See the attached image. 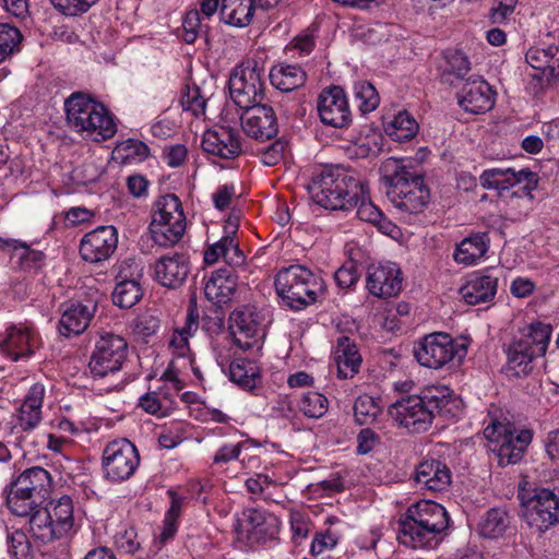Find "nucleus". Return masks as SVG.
Wrapping results in <instances>:
<instances>
[{"label": "nucleus", "mask_w": 559, "mask_h": 559, "mask_svg": "<svg viewBox=\"0 0 559 559\" xmlns=\"http://www.w3.org/2000/svg\"><path fill=\"white\" fill-rule=\"evenodd\" d=\"M380 407L369 395H360L354 403V416L359 425H368L376 420Z\"/></svg>", "instance_id": "nucleus-48"}, {"label": "nucleus", "mask_w": 559, "mask_h": 559, "mask_svg": "<svg viewBox=\"0 0 559 559\" xmlns=\"http://www.w3.org/2000/svg\"><path fill=\"white\" fill-rule=\"evenodd\" d=\"M511 524V516L506 508H491L480 519L479 534L487 538L502 536Z\"/></svg>", "instance_id": "nucleus-39"}, {"label": "nucleus", "mask_w": 559, "mask_h": 559, "mask_svg": "<svg viewBox=\"0 0 559 559\" xmlns=\"http://www.w3.org/2000/svg\"><path fill=\"white\" fill-rule=\"evenodd\" d=\"M379 441V436L371 429L365 428L357 436V452L369 453Z\"/></svg>", "instance_id": "nucleus-59"}, {"label": "nucleus", "mask_w": 559, "mask_h": 559, "mask_svg": "<svg viewBox=\"0 0 559 559\" xmlns=\"http://www.w3.org/2000/svg\"><path fill=\"white\" fill-rule=\"evenodd\" d=\"M550 336L551 325L534 322L530 324L527 332H523L508 345L507 369L512 376H527L533 370V361L546 354Z\"/></svg>", "instance_id": "nucleus-9"}, {"label": "nucleus", "mask_w": 559, "mask_h": 559, "mask_svg": "<svg viewBox=\"0 0 559 559\" xmlns=\"http://www.w3.org/2000/svg\"><path fill=\"white\" fill-rule=\"evenodd\" d=\"M8 551L14 559H32V545L26 534L14 531L8 535Z\"/></svg>", "instance_id": "nucleus-51"}, {"label": "nucleus", "mask_w": 559, "mask_h": 559, "mask_svg": "<svg viewBox=\"0 0 559 559\" xmlns=\"http://www.w3.org/2000/svg\"><path fill=\"white\" fill-rule=\"evenodd\" d=\"M544 448L547 457L551 462L559 461V429L549 431L544 439Z\"/></svg>", "instance_id": "nucleus-64"}, {"label": "nucleus", "mask_w": 559, "mask_h": 559, "mask_svg": "<svg viewBox=\"0 0 559 559\" xmlns=\"http://www.w3.org/2000/svg\"><path fill=\"white\" fill-rule=\"evenodd\" d=\"M118 246V230L112 225L99 226L80 240V257L88 263L107 261Z\"/></svg>", "instance_id": "nucleus-18"}, {"label": "nucleus", "mask_w": 559, "mask_h": 559, "mask_svg": "<svg viewBox=\"0 0 559 559\" xmlns=\"http://www.w3.org/2000/svg\"><path fill=\"white\" fill-rule=\"evenodd\" d=\"M448 525L449 515L441 504L421 500L409 507L405 518L400 519L397 539L408 547H428Z\"/></svg>", "instance_id": "nucleus-3"}, {"label": "nucleus", "mask_w": 559, "mask_h": 559, "mask_svg": "<svg viewBox=\"0 0 559 559\" xmlns=\"http://www.w3.org/2000/svg\"><path fill=\"white\" fill-rule=\"evenodd\" d=\"M128 344L117 334L100 335L91 356L88 368L94 378H104L119 371L127 358Z\"/></svg>", "instance_id": "nucleus-16"}, {"label": "nucleus", "mask_w": 559, "mask_h": 559, "mask_svg": "<svg viewBox=\"0 0 559 559\" xmlns=\"http://www.w3.org/2000/svg\"><path fill=\"white\" fill-rule=\"evenodd\" d=\"M115 544L118 549L126 554H134L140 547L138 534L133 527L127 528L123 533L118 534Z\"/></svg>", "instance_id": "nucleus-54"}, {"label": "nucleus", "mask_w": 559, "mask_h": 559, "mask_svg": "<svg viewBox=\"0 0 559 559\" xmlns=\"http://www.w3.org/2000/svg\"><path fill=\"white\" fill-rule=\"evenodd\" d=\"M286 143L282 140L274 141L261 154V162L266 166L276 165L283 157Z\"/></svg>", "instance_id": "nucleus-55"}, {"label": "nucleus", "mask_w": 559, "mask_h": 559, "mask_svg": "<svg viewBox=\"0 0 559 559\" xmlns=\"http://www.w3.org/2000/svg\"><path fill=\"white\" fill-rule=\"evenodd\" d=\"M99 0H50L53 8L66 16H79L86 13Z\"/></svg>", "instance_id": "nucleus-52"}, {"label": "nucleus", "mask_w": 559, "mask_h": 559, "mask_svg": "<svg viewBox=\"0 0 559 559\" xmlns=\"http://www.w3.org/2000/svg\"><path fill=\"white\" fill-rule=\"evenodd\" d=\"M51 489L48 471L39 466L27 468L11 483L7 504L15 515L27 516L49 498Z\"/></svg>", "instance_id": "nucleus-8"}, {"label": "nucleus", "mask_w": 559, "mask_h": 559, "mask_svg": "<svg viewBox=\"0 0 559 559\" xmlns=\"http://www.w3.org/2000/svg\"><path fill=\"white\" fill-rule=\"evenodd\" d=\"M519 0H496V5L490 11L492 23L501 24L510 20Z\"/></svg>", "instance_id": "nucleus-53"}, {"label": "nucleus", "mask_w": 559, "mask_h": 559, "mask_svg": "<svg viewBox=\"0 0 559 559\" xmlns=\"http://www.w3.org/2000/svg\"><path fill=\"white\" fill-rule=\"evenodd\" d=\"M237 281L235 267L214 271L204 286L206 299L218 307L227 305L236 293Z\"/></svg>", "instance_id": "nucleus-27"}, {"label": "nucleus", "mask_w": 559, "mask_h": 559, "mask_svg": "<svg viewBox=\"0 0 559 559\" xmlns=\"http://www.w3.org/2000/svg\"><path fill=\"white\" fill-rule=\"evenodd\" d=\"M64 110L69 127L94 141L108 140L117 132L112 115L87 94L72 93L64 102Z\"/></svg>", "instance_id": "nucleus-4"}, {"label": "nucleus", "mask_w": 559, "mask_h": 559, "mask_svg": "<svg viewBox=\"0 0 559 559\" xmlns=\"http://www.w3.org/2000/svg\"><path fill=\"white\" fill-rule=\"evenodd\" d=\"M39 337L33 326L12 325L0 340V350L13 361L32 356L39 347Z\"/></svg>", "instance_id": "nucleus-22"}, {"label": "nucleus", "mask_w": 559, "mask_h": 559, "mask_svg": "<svg viewBox=\"0 0 559 559\" xmlns=\"http://www.w3.org/2000/svg\"><path fill=\"white\" fill-rule=\"evenodd\" d=\"M242 524L246 527L248 538L264 543L273 539L278 533V520L273 514H266L258 509H247L242 513Z\"/></svg>", "instance_id": "nucleus-29"}, {"label": "nucleus", "mask_w": 559, "mask_h": 559, "mask_svg": "<svg viewBox=\"0 0 559 559\" xmlns=\"http://www.w3.org/2000/svg\"><path fill=\"white\" fill-rule=\"evenodd\" d=\"M403 275L393 262L370 265L367 271L366 287L378 298L397 296L402 290Z\"/></svg>", "instance_id": "nucleus-20"}, {"label": "nucleus", "mask_w": 559, "mask_h": 559, "mask_svg": "<svg viewBox=\"0 0 559 559\" xmlns=\"http://www.w3.org/2000/svg\"><path fill=\"white\" fill-rule=\"evenodd\" d=\"M180 104L185 111H190L193 116L204 115L206 100L197 85H187L180 97Z\"/></svg>", "instance_id": "nucleus-50"}, {"label": "nucleus", "mask_w": 559, "mask_h": 559, "mask_svg": "<svg viewBox=\"0 0 559 559\" xmlns=\"http://www.w3.org/2000/svg\"><path fill=\"white\" fill-rule=\"evenodd\" d=\"M328 399L318 392L305 393L298 404L300 412L309 418H320L328 412Z\"/></svg>", "instance_id": "nucleus-47"}, {"label": "nucleus", "mask_w": 559, "mask_h": 559, "mask_svg": "<svg viewBox=\"0 0 559 559\" xmlns=\"http://www.w3.org/2000/svg\"><path fill=\"white\" fill-rule=\"evenodd\" d=\"M277 295L293 310L314 304L324 292L321 276L301 264L283 267L274 281Z\"/></svg>", "instance_id": "nucleus-5"}, {"label": "nucleus", "mask_w": 559, "mask_h": 559, "mask_svg": "<svg viewBox=\"0 0 559 559\" xmlns=\"http://www.w3.org/2000/svg\"><path fill=\"white\" fill-rule=\"evenodd\" d=\"M23 40L21 31L8 23H0V63L20 50Z\"/></svg>", "instance_id": "nucleus-44"}, {"label": "nucleus", "mask_w": 559, "mask_h": 559, "mask_svg": "<svg viewBox=\"0 0 559 559\" xmlns=\"http://www.w3.org/2000/svg\"><path fill=\"white\" fill-rule=\"evenodd\" d=\"M488 245L489 237L486 233L473 234L456 246L454 260L457 263L471 265L485 255Z\"/></svg>", "instance_id": "nucleus-37"}, {"label": "nucleus", "mask_w": 559, "mask_h": 559, "mask_svg": "<svg viewBox=\"0 0 559 559\" xmlns=\"http://www.w3.org/2000/svg\"><path fill=\"white\" fill-rule=\"evenodd\" d=\"M254 0H222L221 19L228 25L245 27L252 21Z\"/></svg>", "instance_id": "nucleus-36"}, {"label": "nucleus", "mask_w": 559, "mask_h": 559, "mask_svg": "<svg viewBox=\"0 0 559 559\" xmlns=\"http://www.w3.org/2000/svg\"><path fill=\"white\" fill-rule=\"evenodd\" d=\"M148 180L142 175H131L127 179V187L130 192L135 198H141L147 194L148 189Z\"/></svg>", "instance_id": "nucleus-63"}, {"label": "nucleus", "mask_w": 559, "mask_h": 559, "mask_svg": "<svg viewBox=\"0 0 559 559\" xmlns=\"http://www.w3.org/2000/svg\"><path fill=\"white\" fill-rule=\"evenodd\" d=\"M189 272V259L181 252L162 255L154 265L156 282L168 288L180 287L186 282Z\"/></svg>", "instance_id": "nucleus-26"}, {"label": "nucleus", "mask_w": 559, "mask_h": 559, "mask_svg": "<svg viewBox=\"0 0 559 559\" xmlns=\"http://www.w3.org/2000/svg\"><path fill=\"white\" fill-rule=\"evenodd\" d=\"M143 296V288L141 283H116L115 289L111 294L112 302L122 308L129 309L133 307Z\"/></svg>", "instance_id": "nucleus-43"}, {"label": "nucleus", "mask_w": 559, "mask_h": 559, "mask_svg": "<svg viewBox=\"0 0 559 559\" xmlns=\"http://www.w3.org/2000/svg\"><path fill=\"white\" fill-rule=\"evenodd\" d=\"M188 150L182 144H176L170 146L164 152V158L168 166L179 167L187 158Z\"/></svg>", "instance_id": "nucleus-62"}, {"label": "nucleus", "mask_w": 559, "mask_h": 559, "mask_svg": "<svg viewBox=\"0 0 559 559\" xmlns=\"http://www.w3.org/2000/svg\"><path fill=\"white\" fill-rule=\"evenodd\" d=\"M28 525L32 538L40 544L60 539L72 531L74 506L72 498L63 495L51 499L44 508L37 507L29 513Z\"/></svg>", "instance_id": "nucleus-7"}, {"label": "nucleus", "mask_w": 559, "mask_h": 559, "mask_svg": "<svg viewBox=\"0 0 559 559\" xmlns=\"http://www.w3.org/2000/svg\"><path fill=\"white\" fill-rule=\"evenodd\" d=\"M236 194V189L233 183L230 185H223L217 188L215 193L213 194V202L216 209L224 210L229 204L231 199Z\"/></svg>", "instance_id": "nucleus-61"}, {"label": "nucleus", "mask_w": 559, "mask_h": 559, "mask_svg": "<svg viewBox=\"0 0 559 559\" xmlns=\"http://www.w3.org/2000/svg\"><path fill=\"white\" fill-rule=\"evenodd\" d=\"M382 181L390 202L405 213H420L427 206L430 192L424 178L414 175L396 158L381 165Z\"/></svg>", "instance_id": "nucleus-2"}, {"label": "nucleus", "mask_w": 559, "mask_h": 559, "mask_svg": "<svg viewBox=\"0 0 559 559\" xmlns=\"http://www.w3.org/2000/svg\"><path fill=\"white\" fill-rule=\"evenodd\" d=\"M242 130L257 140H269L278 132L273 108L261 103L243 108L240 115Z\"/></svg>", "instance_id": "nucleus-21"}, {"label": "nucleus", "mask_w": 559, "mask_h": 559, "mask_svg": "<svg viewBox=\"0 0 559 559\" xmlns=\"http://www.w3.org/2000/svg\"><path fill=\"white\" fill-rule=\"evenodd\" d=\"M355 209L356 215L360 221L377 226L385 235H390L395 228V225L386 219L382 212L370 201L365 185L362 186V197L358 198Z\"/></svg>", "instance_id": "nucleus-40"}, {"label": "nucleus", "mask_w": 559, "mask_h": 559, "mask_svg": "<svg viewBox=\"0 0 559 559\" xmlns=\"http://www.w3.org/2000/svg\"><path fill=\"white\" fill-rule=\"evenodd\" d=\"M44 395L45 389L40 383H35L28 390L17 416L23 430H33L40 423Z\"/></svg>", "instance_id": "nucleus-33"}, {"label": "nucleus", "mask_w": 559, "mask_h": 559, "mask_svg": "<svg viewBox=\"0 0 559 559\" xmlns=\"http://www.w3.org/2000/svg\"><path fill=\"white\" fill-rule=\"evenodd\" d=\"M140 465V454L135 445L127 439L109 442L102 455V466L106 479L121 483L133 476Z\"/></svg>", "instance_id": "nucleus-15"}, {"label": "nucleus", "mask_w": 559, "mask_h": 559, "mask_svg": "<svg viewBox=\"0 0 559 559\" xmlns=\"http://www.w3.org/2000/svg\"><path fill=\"white\" fill-rule=\"evenodd\" d=\"M260 324L255 314L249 310H236L229 317V332L235 344L241 348H250L259 334Z\"/></svg>", "instance_id": "nucleus-31"}, {"label": "nucleus", "mask_w": 559, "mask_h": 559, "mask_svg": "<svg viewBox=\"0 0 559 559\" xmlns=\"http://www.w3.org/2000/svg\"><path fill=\"white\" fill-rule=\"evenodd\" d=\"M271 84L281 92H292L306 82L305 71L296 64L278 63L269 74Z\"/></svg>", "instance_id": "nucleus-35"}, {"label": "nucleus", "mask_w": 559, "mask_h": 559, "mask_svg": "<svg viewBox=\"0 0 559 559\" xmlns=\"http://www.w3.org/2000/svg\"><path fill=\"white\" fill-rule=\"evenodd\" d=\"M414 479L421 490L442 491L451 484V472L438 460H426L417 465Z\"/></svg>", "instance_id": "nucleus-28"}, {"label": "nucleus", "mask_w": 559, "mask_h": 559, "mask_svg": "<svg viewBox=\"0 0 559 559\" xmlns=\"http://www.w3.org/2000/svg\"><path fill=\"white\" fill-rule=\"evenodd\" d=\"M335 361L340 378H353L359 372L361 356L347 336H342L337 341Z\"/></svg>", "instance_id": "nucleus-34"}, {"label": "nucleus", "mask_w": 559, "mask_h": 559, "mask_svg": "<svg viewBox=\"0 0 559 559\" xmlns=\"http://www.w3.org/2000/svg\"><path fill=\"white\" fill-rule=\"evenodd\" d=\"M518 499L525 509L528 524L537 531L545 532L559 523V496L552 490L522 481Z\"/></svg>", "instance_id": "nucleus-12"}, {"label": "nucleus", "mask_w": 559, "mask_h": 559, "mask_svg": "<svg viewBox=\"0 0 559 559\" xmlns=\"http://www.w3.org/2000/svg\"><path fill=\"white\" fill-rule=\"evenodd\" d=\"M484 435L488 440L489 451L501 467L519 463L533 440L531 429L516 430L511 423L497 420L485 428Z\"/></svg>", "instance_id": "nucleus-11"}, {"label": "nucleus", "mask_w": 559, "mask_h": 559, "mask_svg": "<svg viewBox=\"0 0 559 559\" xmlns=\"http://www.w3.org/2000/svg\"><path fill=\"white\" fill-rule=\"evenodd\" d=\"M97 309L93 300H71L62 304L59 332L66 337L83 333L90 325Z\"/></svg>", "instance_id": "nucleus-23"}, {"label": "nucleus", "mask_w": 559, "mask_h": 559, "mask_svg": "<svg viewBox=\"0 0 559 559\" xmlns=\"http://www.w3.org/2000/svg\"><path fill=\"white\" fill-rule=\"evenodd\" d=\"M116 283H140L143 276V266L134 258H127L114 266Z\"/></svg>", "instance_id": "nucleus-49"}, {"label": "nucleus", "mask_w": 559, "mask_h": 559, "mask_svg": "<svg viewBox=\"0 0 559 559\" xmlns=\"http://www.w3.org/2000/svg\"><path fill=\"white\" fill-rule=\"evenodd\" d=\"M201 146L205 153L224 159H233L241 153L238 132L223 126L206 130Z\"/></svg>", "instance_id": "nucleus-25"}, {"label": "nucleus", "mask_w": 559, "mask_h": 559, "mask_svg": "<svg viewBox=\"0 0 559 559\" xmlns=\"http://www.w3.org/2000/svg\"><path fill=\"white\" fill-rule=\"evenodd\" d=\"M159 326V320L157 318L154 316H143L134 322V333L146 338L155 334Z\"/></svg>", "instance_id": "nucleus-56"}, {"label": "nucleus", "mask_w": 559, "mask_h": 559, "mask_svg": "<svg viewBox=\"0 0 559 559\" xmlns=\"http://www.w3.org/2000/svg\"><path fill=\"white\" fill-rule=\"evenodd\" d=\"M495 92L477 75L469 76L463 84L457 97L459 105L471 114H483L495 105Z\"/></svg>", "instance_id": "nucleus-24"}, {"label": "nucleus", "mask_w": 559, "mask_h": 559, "mask_svg": "<svg viewBox=\"0 0 559 559\" xmlns=\"http://www.w3.org/2000/svg\"><path fill=\"white\" fill-rule=\"evenodd\" d=\"M242 443L237 444H225L221 447L213 457L214 464L228 463L233 460H237L240 455Z\"/></svg>", "instance_id": "nucleus-60"}, {"label": "nucleus", "mask_w": 559, "mask_h": 559, "mask_svg": "<svg viewBox=\"0 0 559 559\" xmlns=\"http://www.w3.org/2000/svg\"><path fill=\"white\" fill-rule=\"evenodd\" d=\"M320 120L333 128H345L352 122V112L344 90L331 86L322 90L317 100Z\"/></svg>", "instance_id": "nucleus-19"}, {"label": "nucleus", "mask_w": 559, "mask_h": 559, "mask_svg": "<svg viewBox=\"0 0 559 559\" xmlns=\"http://www.w3.org/2000/svg\"><path fill=\"white\" fill-rule=\"evenodd\" d=\"M337 544V537L330 531L318 534L311 544V552L313 555H320L328 549H332Z\"/></svg>", "instance_id": "nucleus-58"}, {"label": "nucleus", "mask_w": 559, "mask_h": 559, "mask_svg": "<svg viewBox=\"0 0 559 559\" xmlns=\"http://www.w3.org/2000/svg\"><path fill=\"white\" fill-rule=\"evenodd\" d=\"M316 186V202L330 211H353L362 197L364 182L340 167L324 169Z\"/></svg>", "instance_id": "nucleus-6"}, {"label": "nucleus", "mask_w": 559, "mask_h": 559, "mask_svg": "<svg viewBox=\"0 0 559 559\" xmlns=\"http://www.w3.org/2000/svg\"><path fill=\"white\" fill-rule=\"evenodd\" d=\"M259 378V368L251 360L236 359L229 366V379L242 389H254Z\"/></svg>", "instance_id": "nucleus-42"}, {"label": "nucleus", "mask_w": 559, "mask_h": 559, "mask_svg": "<svg viewBox=\"0 0 559 559\" xmlns=\"http://www.w3.org/2000/svg\"><path fill=\"white\" fill-rule=\"evenodd\" d=\"M498 278L490 275H475L460 288V295L467 305L491 301L497 294Z\"/></svg>", "instance_id": "nucleus-32"}, {"label": "nucleus", "mask_w": 559, "mask_h": 559, "mask_svg": "<svg viewBox=\"0 0 559 559\" xmlns=\"http://www.w3.org/2000/svg\"><path fill=\"white\" fill-rule=\"evenodd\" d=\"M471 71L468 58L459 50H448L444 53V64L441 66V81L455 85Z\"/></svg>", "instance_id": "nucleus-38"}, {"label": "nucleus", "mask_w": 559, "mask_h": 559, "mask_svg": "<svg viewBox=\"0 0 559 559\" xmlns=\"http://www.w3.org/2000/svg\"><path fill=\"white\" fill-rule=\"evenodd\" d=\"M221 258L229 267H239L246 262V255L239 248V241L230 235H224L218 241L210 245L204 251L203 259L206 264H214Z\"/></svg>", "instance_id": "nucleus-30"}, {"label": "nucleus", "mask_w": 559, "mask_h": 559, "mask_svg": "<svg viewBox=\"0 0 559 559\" xmlns=\"http://www.w3.org/2000/svg\"><path fill=\"white\" fill-rule=\"evenodd\" d=\"M148 227L153 242L159 247H171L183 237L187 221L180 199L168 193L155 202Z\"/></svg>", "instance_id": "nucleus-10"}, {"label": "nucleus", "mask_w": 559, "mask_h": 559, "mask_svg": "<svg viewBox=\"0 0 559 559\" xmlns=\"http://www.w3.org/2000/svg\"><path fill=\"white\" fill-rule=\"evenodd\" d=\"M452 391L444 385L430 386L419 395L402 397L392 404L389 414L401 427L413 433L427 431L437 415L450 417L456 404Z\"/></svg>", "instance_id": "nucleus-1"}, {"label": "nucleus", "mask_w": 559, "mask_h": 559, "mask_svg": "<svg viewBox=\"0 0 559 559\" xmlns=\"http://www.w3.org/2000/svg\"><path fill=\"white\" fill-rule=\"evenodd\" d=\"M334 277H335V282L338 285V287H341L343 289H347L357 283L359 275L357 273L356 266L350 264V265L341 266L335 272Z\"/></svg>", "instance_id": "nucleus-57"}, {"label": "nucleus", "mask_w": 559, "mask_h": 559, "mask_svg": "<svg viewBox=\"0 0 559 559\" xmlns=\"http://www.w3.org/2000/svg\"><path fill=\"white\" fill-rule=\"evenodd\" d=\"M263 71L255 60L237 67L229 76L228 88L233 102L240 108L261 103L264 95Z\"/></svg>", "instance_id": "nucleus-13"}, {"label": "nucleus", "mask_w": 559, "mask_h": 559, "mask_svg": "<svg viewBox=\"0 0 559 559\" xmlns=\"http://www.w3.org/2000/svg\"><path fill=\"white\" fill-rule=\"evenodd\" d=\"M417 121L406 111H399L384 126L385 133L395 142L412 140L418 132Z\"/></svg>", "instance_id": "nucleus-41"}, {"label": "nucleus", "mask_w": 559, "mask_h": 559, "mask_svg": "<svg viewBox=\"0 0 559 559\" xmlns=\"http://www.w3.org/2000/svg\"><path fill=\"white\" fill-rule=\"evenodd\" d=\"M199 314L195 313L194 310H190V312L187 316L186 324L185 326L176 331L170 340V346L176 350L178 356H186L189 352V336L192 334V332H195L199 326Z\"/></svg>", "instance_id": "nucleus-46"}, {"label": "nucleus", "mask_w": 559, "mask_h": 559, "mask_svg": "<svg viewBox=\"0 0 559 559\" xmlns=\"http://www.w3.org/2000/svg\"><path fill=\"white\" fill-rule=\"evenodd\" d=\"M465 354L464 348L454 338L443 332H436L425 335L414 344L413 353L417 362L426 368L440 369L451 361L456 356L461 357Z\"/></svg>", "instance_id": "nucleus-14"}, {"label": "nucleus", "mask_w": 559, "mask_h": 559, "mask_svg": "<svg viewBox=\"0 0 559 559\" xmlns=\"http://www.w3.org/2000/svg\"><path fill=\"white\" fill-rule=\"evenodd\" d=\"M480 183L486 189L506 191L518 187L512 195H527L532 199V190L537 186V175L527 169L515 170L513 168L486 169L479 177Z\"/></svg>", "instance_id": "nucleus-17"}, {"label": "nucleus", "mask_w": 559, "mask_h": 559, "mask_svg": "<svg viewBox=\"0 0 559 559\" xmlns=\"http://www.w3.org/2000/svg\"><path fill=\"white\" fill-rule=\"evenodd\" d=\"M354 99L362 115L373 111L380 103L377 90L367 81H358L354 84Z\"/></svg>", "instance_id": "nucleus-45"}]
</instances>
